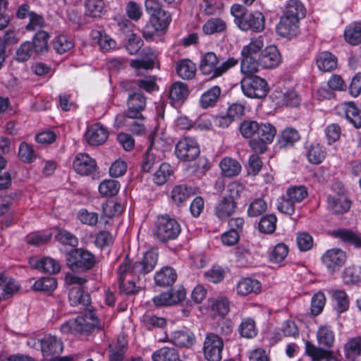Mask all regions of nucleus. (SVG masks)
Instances as JSON below:
<instances>
[{
	"instance_id": "nucleus-35",
	"label": "nucleus",
	"mask_w": 361,
	"mask_h": 361,
	"mask_svg": "<svg viewBox=\"0 0 361 361\" xmlns=\"http://www.w3.org/2000/svg\"><path fill=\"white\" fill-rule=\"evenodd\" d=\"M328 207L334 214H343L350 207V202L344 196H329Z\"/></svg>"
},
{
	"instance_id": "nucleus-8",
	"label": "nucleus",
	"mask_w": 361,
	"mask_h": 361,
	"mask_svg": "<svg viewBox=\"0 0 361 361\" xmlns=\"http://www.w3.org/2000/svg\"><path fill=\"white\" fill-rule=\"evenodd\" d=\"M240 85L243 94L252 99H262L269 92L267 82L258 75L243 76Z\"/></svg>"
},
{
	"instance_id": "nucleus-7",
	"label": "nucleus",
	"mask_w": 361,
	"mask_h": 361,
	"mask_svg": "<svg viewBox=\"0 0 361 361\" xmlns=\"http://www.w3.org/2000/svg\"><path fill=\"white\" fill-rule=\"evenodd\" d=\"M181 228L178 222L169 215L159 216L155 224L154 235L161 243L178 238Z\"/></svg>"
},
{
	"instance_id": "nucleus-56",
	"label": "nucleus",
	"mask_w": 361,
	"mask_h": 361,
	"mask_svg": "<svg viewBox=\"0 0 361 361\" xmlns=\"http://www.w3.org/2000/svg\"><path fill=\"white\" fill-rule=\"evenodd\" d=\"M299 139L300 135L298 132L294 128H288L282 132L279 143L281 147H287L288 146H293Z\"/></svg>"
},
{
	"instance_id": "nucleus-43",
	"label": "nucleus",
	"mask_w": 361,
	"mask_h": 361,
	"mask_svg": "<svg viewBox=\"0 0 361 361\" xmlns=\"http://www.w3.org/2000/svg\"><path fill=\"white\" fill-rule=\"evenodd\" d=\"M343 283L346 285H355L361 282V267L351 265L344 269L342 272Z\"/></svg>"
},
{
	"instance_id": "nucleus-31",
	"label": "nucleus",
	"mask_w": 361,
	"mask_h": 361,
	"mask_svg": "<svg viewBox=\"0 0 361 361\" xmlns=\"http://www.w3.org/2000/svg\"><path fill=\"white\" fill-rule=\"evenodd\" d=\"M345 117L355 128H361V109L355 102H348L343 103Z\"/></svg>"
},
{
	"instance_id": "nucleus-60",
	"label": "nucleus",
	"mask_w": 361,
	"mask_h": 361,
	"mask_svg": "<svg viewBox=\"0 0 361 361\" xmlns=\"http://www.w3.org/2000/svg\"><path fill=\"white\" fill-rule=\"evenodd\" d=\"M264 45V38L262 36L252 38L247 45L243 47L241 50V55L253 56L262 49Z\"/></svg>"
},
{
	"instance_id": "nucleus-12",
	"label": "nucleus",
	"mask_w": 361,
	"mask_h": 361,
	"mask_svg": "<svg viewBox=\"0 0 361 361\" xmlns=\"http://www.w3.org/2000/svg\"><path fill=\"white\" fill-rule=\"evenodd\" d=\"M120 87L125 92H133L145 90L150 93L158 89L156 83V78L152 75H148L143 78H139L134 80H124L120 82Z\"/></svg>"
},
{
	"instance_id": "nucleus-10",
	"label": "nucleus",
	"mask_w": 361,
	"mask_h": 361,
	"mask_svg": "<svg viewBox=\"0 0 361 361\" xmlns=\"http://www.w3.org/2000/svg\"><path fill=\"white\" fill-rule=\"evenodd\" d=\"M200 153L199 145L193 137H183L176 145L175 154L183 161H192L198 157Z\"/></svg>"
},
{
	"instance_id": "nucleus-44",
	"label": "nucleus",
	"mask_w": 361,
	"mask_h": 361,
	"mask_svg": "<svg viewBox=\"0 0 361 361\" xmlns=\"http://www.w3.org/2000/svg\"><path fill=\"white\" fill-rule=\"evenodd\" d=\"M153 361H183L173 348L163 347L152 354Z\"/></svg>"
},
{
	"instance_id": "nucleus-9",
	"label": "nucleus",
	"mask_w": 361,
	"mask_h": 361,
	"mask_svg": "<svg viewBox=\"0 0 361 361\" xmlns=\"http://www.w3.org/2000/svg\"><path fill=\"white\" fill-rule=\"evenodd\" d=\"M224 346L221 337L212 332L207 333L202 347L204 357L207 361H221Z\"/></svg>"
},
{
	"instance_id": "nucleus-57",
	"label": "nucleus",
	"mask_w": 361,
	"mask_h": 361,
	"mask_svg": "<svg viewBox=\"0 0 361 361\" xmlns=\"http://www.w3.org/2000/svg\"><path fill=\"white\" fill-rule=\"evenodd\" d=\"M259 128V123L257 121L245 120L240 123L239 130L243 137L253 138L257 137Z\"/></svg>"
},
{
	"instance_id": "nucleus-28",
	"label": "nucleus",
	"mask_w": 361,
	"mask_h": 361,
	"mask_svg": "<svg viewBox=\"0 0 361 361\" xmlns=\"http://www.w3.org/2000/svg\"><path fill=\"white\" fill-rule=\"evenodd\" d=\"M306 15V8L300 0H288L283 11V15L300 20Z\"/></svg>"
},
{
	"instance_id": "nucleus-53",
	"label": "nucleus",
	"mask_w": 361,
	"mask_h": 361,
	"mask_svg": "<svg viewBox=\"0 0 361 361\" xmlns=\"http://www.w3.org/2000/svg\"><path fill=\"white\" fill-rule=\"evenodd\" d=\"M238 331L242 337L247 338L255 337L257 334L255 320L250 317L243 319L239 326Z\"/></svg>"
},
{
	"instance_id": "nucleus-62",
	"label": "nucleus",
	"mask_w": 361,
	"mask_h": 361,
	"mask_svg": "<svg viewBox=\"0 0 361 361\" xmlns=\"http://www.w3.org/2000/svg\"><path fill=\"white\" fill-rule=\"evenodd\" d=\"M18 156L25 163H32L36 159V154L32 146L25 142L20 144Z\"/></svg>"
},
{
	"instance_id": "nucleus-45",
	"label": "nucleus",
	"mask_w": 361,
	"mask_h": 361,
	"mask_svg": "<svg viewBox=\"0 0 361 361\" xmlns=\"http://www.w3.org/2000/svg\"><path fill=\"white\" fill-rule=\"evenodd\" d=\"M54 49L59 54H63L71 51L74 47V42L71 37L66 35H60L54 39L52 42Z\"/></svg>"
},
{
	"instance_id": "nucleus-41",
	"label": "nucleus",
	"mask_w": 361,
	"mask_h": 361,
	"mask_svg": "<svg viewBox=\"0 0 361 361\" xmlns=\"http://www.w3.org/2000/svg\"><path fill=\"white\" fill-rule=\"evenodd\" d=\"M331 297L335 302V308L338 313L346 312L349 308L350 300L345 291L339 289L331 291Z\"/></svg>"
},
{
	"instance_id": "nucleus-37",
	"label": "nucleus",
	"mask_w": 361,
	"mask_h": 361,
	"mask_svg": "<svg viewBox=\"0 0 361 361\" xmlns=\"http://www.w3.org/2000/svg\"><path fill=\"white\" fill-rule=\"evenodd\" d=\"M307 159L312 164H319L325 159L326 152L325 148L321 145L316 143L307 147Z\"/></svg>"
},
{
	"instance_id": "nucleus-25",
	"label": "nucleus",
	"mask_w": 361,
	"mask_h": 361,
	"mask_svg": "<svg viewBox=\"0 0 361 361\" xmlns=\"http://www.w3.org/2000/svg\"><path fill=\"white\" fill-rule=\"evenodd\" d=\"M18 289L19 286L12 277L0 274V302L11 297Z\"/></svg>"
},
{
	"instance_id": "nucleus-3",
	"label": "nucleus",
	"mask_w": 361,
	"mask_h": 361,
	"mask_svg": "<svg viewBox=\"0 0 361 361\" xmlns=\"http://www.w3.org/2000/svg\"><path fill=\"white\" fill-rule=\"evenodd\" d=\"M102 325L95 316L94 310L85 311L84 316L70 319L61 326L63 334H72L75 336H88L95 329L101 330Z\"/></svg>"
},
{
	"instance_id": "nucleus-58",
	"label": "nucleus",
	"mask_w": 361,
	"mask_h": 361,
	"mask_svg": "<svg viewBox=\"0 0 361 361\" xmlns=\"http://www.w3.org/2000/svg\"><path fill=\"white\" fill-rule=\"evenodd\" d=\"M120 188L118 181L115 180H105L99 185V191L101 195L106 197H111L116 195Z\"/></svg>"
},
{
	"instance_id": "nucleus-18",
	"label": "nucleus",
	"mask_w": 361,
	"mask_h": 361,
	"mask_svg": "<svg viewBox=\"0 0 361 361\" xmlns=\"http://www.w3.org/2000/svg\"><path fill=\"white\" fill-rule=\"evenodd\" d=\"M281 61L282 57L279 50L274 45L267 47L259 55V63L264 68H274Z\"/></svg>"
},
{
	"instance_id": "nucleus-6",
	"label": "nucleus",
	"mask_w": 361,
	"mask_h": 361,
	"mask_svg": "<svg viewBox=\"0 0 361 361\" xmlns=\"http://www.w3.org/2000/svg\"><path fill=\"white\" fill-rule=\"evenodd\" d=\"M67 266L73 271H87L96 264L95 256L88 250L75 248L66 255Z\"/></svg>"
},
{
	"instance_id": "nucleus-30",
	"label": "nucleus",
	"mask_w": 361,
	"mask_h": 361,
	"mask_svg": "<svg viewBox=\"0 0 361 361\" xmlns=\"http://www.w3.org/2000/svg\"><path fill=\"white\" fill-rule=\"evenodd\" d=\"M316 63L321 71L330 72L336 68L338 60L336 56L332 53L323 51L318 55Z\"/></svg>"
},
{
	"instance_id": "nucleus-14",
	"label": "nucleus",
	"mask_w": 361,
	"mask_h": 361,
	"mask_svg": "<svg viewBox=\"0 0 361 361\" xmlns=\"http://www.w3.org/2000/svg\"><path fill=\"white\" fill-rule=\"evenodd\" d=\"M322 260L328 270L335 272L345 264L347 255L344 250L340 248H332L323 254Z\"/></svg>"
},
{
	"instance_id": "nucleus-26",
	"label": "nucleus",
	"mask_w": 361,
	"mask_h": 361,
	"mask_svg": "<svg viewBox=\"0 0 361 361\" xmlns=\"http://www.w3.org/2000/svg\"><path fill=\"white\" fill-rule=\"evenodd\" d=\"M177 279V274L171 267H164L154 275L155 283L161 287L171 286Z\"/></svg>"
},
{
	"instance_id": "nucleus-20",
	"label": "nucleus",
	"mask_w": 361,
	"mask_h": 361,
	"mask_svg": "<svg viewBox=\"0 0 361 361\" xmlns=\"http://www.w3.org/2000/svg\"><path fill=\"white\" fill-rule=\"evenodd\" d=\"M300 20L281 16L279 23L276 25L277 33L284 37L292 38L299 33Z\"/></svg>"
},
{
	"instance_id": "nucleus-54",
	"label": "nucleus",
	"mask_w": 361,
	"mask_h": 361,
	"mask_svg": "<svg viewBox=\"0 0 361 361\" xmlns=\"http://www.w3.org/2000/svg\"><path fill=\"white\" fill-rule=\"evenodd\" d=\"M57 287V281L53 277H42L37 280L32 288L36 291H42L50 293L54 291Z\"/></svg>"
},
{
	"instance_id": "nucleus-64",
	"label": "nucleus",
	"mask_w": 361,
	"mask_h": 361,
	"mask_svg": "<svg viewBox=\"0 0 361 361\" xmlns=\"http://www.w3.org/2000/svg\"><path fill=\"white\" fill-rule=\"evenodd\" d=\"M267 209V204L264 199L259 197L255 199L250 204L247 214L251 217H257L262 214Z\"/></svg>"
},
{
	"instance_id": "nucleus-11",
	"label": "nucleus",
	"mask_w": 361,
	"mask_h": 361,
	"mask_svg": "<svg viewBox=\"0 0 361 361\" xmlns=\"http://www.w3.org/2000/svg\"><path fill=\"white\" fill-rule=\"evenodd\" d=\"M146 11L152 17V21L158 24L159 30H164L171 21V16L162 8L160 0H145Z\"/></svg>"
},
{
	"instance_id": "nucleus-49",
	"label": "nucleus",
	"mask_w": 361,
	"mask_h": 361,
	"mask_svg": "<svg viewBox=\"0 0 361 361\" xmlns=\"http://www.w3.org/2000/svg\"><path fill=\"white\" fill-rule=\"evenodd\" d=\"M35 267L44 273L54 274L61 269L60 264L55 259L50 257H44L37 261Z\"/></svg>"
},
{
	"instance_id": "nucleus-17",
	"label": "nucleus",
	"mask_w": 361,
	"mask_h": 361,
	"mask_svg": "<svg viewBox=\"0 0 361 361\" xmlns=\"http://www.w3.org/2000/svg\"><path fill=\"white\" fill-rule=\"evenodd\" d=\"M41 350L43 360H49L59 356L63 351V343L56 336H46L40 341Z\"/></svg>"
},
{
	"instance_id": "nucleus-39",
	"label": "nucleus",
	"mask_w": 361,
	"mask_h": 361,
	"mask_svg": "<svg viewBox=\"0 0 361 361\" xmlns=\"http://www.w3.org/2000/svg\"><path fill=\"white\" fill-rule=\"evenodd\" d=\"M345 356L350 361H356L361 355V336L355 337L344 346Z\"/></svg>"
},
{
	"instance_id": "nucleus-48",
	"label": "nucleus",
	"mask_w": 361,
	"mask_h": 361,
	"mask_svg": "<svg viewBox=\"0 0 361 361\" xmlns=\"http://www.w3.org/2000/svg\"><path fill=\"white\" fill-rule=\"evenodd\" d=\"M92 38L99 44L100 48L105 51L114 49L116 47V42L109 35L102 31L93 30Z\"/></svg>"
},
{
	"instance_id": "nucleus-2",
	"label": "nucleus",
	"mask_w": 361,
	"mask_h": 361,
	"mask_svg": "<svg viewBox=\"0 0 361 361\" xmlns=\"http://www.w3.org/2000/svg\"><path fill=\"white\" fill-rule=\"evenodd\" d=\"M234 23L243 31L262 32L264 29V16L259 11L251 12L240 4L231 7Z\"/></svg>"
},
{
	"instance_id": "nucleus-47",
	"label": "nucleus",
	"mask_w": 361,
	"mask_h": 361,
	"mask_svg": "<svg viewBox=\"0 0 361 361\" xmlns=\"http://www.w3.org/2000/svg\"><path fill=\"white\" fill-rule=\"evenodd\" d=\"M49 37L48 32L44 30H39L35 35L31 42L35 51V54H42L48 51Z\"/></svg>"
},
{
	"instance_id": "nucleus-36",
	"label": "nucleus",
	"mask_w": 361,
	"mask_h": 361,
	"mask_svg": "<svg viewBox=\"0 0 361 361\" xmlns=\"http://www.w3.org/2000/svg\"><path fill=\"white\" fill-rule=\"evenodd\" d=\"M141 55L143 59L132 61L131 66L136 68H152L156 59L154 51L150 47H145L141 51Z\"/></svg>"
},
{
	"instance_id": "nucleus-63",
	"label": "nucleus",
	"mask_w": 361,
	"mask_h": 361,
	"mask_svg": "<svg viewBox=\"0 0 361 361\" xmlns=\"http://www.w3.org/2000/svg\"><path fill=\"white\" fill-rule=\"evenodd\" d=\"M171 175V166L167 163H162L159 165V169L155 172L153 179L156 184L161 185L165 183Z\"/></svg>"
},
{
	"instance_id": "nucleus-5",
	"label": "nucleus",
	"mask_w": 361,
	"mask_h": 361,
	"mask_svg": "<svg viewBox=\"0 0 361 361\" xmlns=\"http://www.w3.org/2000/svg\"><path fill=\"white\" fill-rule=\"evenodd\" d=\"M219 63L218 57L214 52H207L201 59L200 70L203 75L209 76L210 79L216 78L235 66L238 63V59L229 57L219 65Z\"/></svg>"
},
{
	"instance_id": "nucleus-1",
	"label": "nucleus",
	"mask_w": 361,
	"mask_h": 361,
	"mask_svg": "<svg viewBox=\"0 0 361 361\" xmlns=\"http://www.w3.org/2000/svg\"><path fill=\"white\" fill-rule=\"evenodd\" d=\"M158 261V252L154 250L147 251L142 258L133 265L126 255L118 268V290L126 295L135 294L140 291V287L135 286V279L140 280L142 276L150 273Z\"/></svg>"
},
{
	"instance_id": "nucleus-55",
	"label": "nucleus",
	"mask_w": 361,
	"mask_h": 361,
	"mask_svg": "<svg viewBox=\"0 0 361 361\" xmlns=\"http://www.w3.org/2000/svg\"><path fill=\"white\" fill-rule=\"evenodd\" d=\"M34 54H35V51L32 42L26 41L22 43L16 50L15 59L19 62H25L28 61Z\"/></svg>"
},
{
	"instance_id": "nucleus-22",
	"label": "nucleus",
	"mask_w": 361,
	"mask_h": 361,
	"mask_svg": "<svg viewBox=\"0 0 361 361\" xmlns=\"http://www.w3.org/2000/svg\"><path fill=\"white\" fill-rule=\"evenodd\" d=\"M154 135L150 134L149 136V146L145 153L142 161V170L145 172H149L154 165L159 164L161 159L160 157L161 152L153 148Z\"/></svg>"
},
{
	"instance_id": "nucleus-16",
	"label": "nucleus",
	"mask_w": 361,
	"mask_h": 361,
	"mask_svg": "<svg viewBox=\"0 0 361 361\" xmlns=\"http://www.w3.org/2000/svg\"><path fill=\"white\" fill-rule=\"evenodd\" d=\"M68 300L71 306H80V309L85 311L93 310L91 305L90 295L83 287L75 286L70 289Z\"/></svg>"
},
{
	"instance_id": "nucleus-51",
	"label": "nucleus",
	"mask_w": 361,
	"mask_h": 361,
	"mask_svg": "<svg viewBox=\"0 0 361 361\" xmlns=\"http://www.w3.org/2000/svg\"><path fill=\"white\" fill-rule=\"evenodd\" d=\"M277 218L273 214H266L261 217L258 228L262 233L271 234L276 228Z\"/></svg>"
},
{
	"instance_id": "nucleus-33",
	"label": "nucleus",
	"mask_w": 361,
	"mask_h": 361,
	"mask_svg": "<svg viewBox=\"0 0 361 361\" xmlns=\"http://www.w3.org/2000/svg\"><path fill=\"white\" fill-rule=\"evenodd\" d=\"M238 295L245 296L251 293H258L261 290V284L257 280L250 278L241 279L236 287Z\"/></svg>"
},
{
	"instance_id": "nucleus-4",
	"label": "nucleus",
	"mask_w": 361,
	"mask_h": 361,
	"mask_svg": "<svg viewBox=\"0 0 361 361\" xmlns=\"http://www.w3.org/2000/svg\"><path fill=\"white\" fill-rule=\"evenodd\" d=\"M243 186L237 181L232 182L227 187V195L215 205V216L221 221H226L231 217L238 208L237 200L240 198Z\"/></svg>"
},
{
	"instance_id": "nucleus-27",
	"label": "nucleus",
	"mask_w": 361,
	"mask_h": 361,
	"mask_svg": "<svg viewBox=\"0 0 361 361\" xmlns=\"http://www.w3.org/2000/svg\"><path fill=\"white\" fill-rule=\"evenodd\" d=\"M332 236L339 238L343 243L361 247V236L350 229L340 228L332 231Z\"/></svg>"
},
{
	"instance_id": "nucleus-29",
	"label": "nucleus",
	"mask_w": 361,
	"mask_h": 361,
	"mask_svg": "<svg viewBox=\"0 0 361 361\" xmlns=\"http://www.w3.org/2000/svg\"><path fill=\"white\" fill-rule=\"evenodd\" d=\"M195 193V190L186 184L175 185L171 192L172 201L178 206L183 204L188 198Z\"/></svg>"
},
{
	"instance_id": "nucleus-40",
	"label": "nucleus",
	"mask_w": 361,
	"mask_h": 361,
	"mask_svg": "<svg viewBox=\"0 0 361 361\" xmlns=\"http://www.w3.org/2000/svg\"><path fill=\"white\" fill-rule=\"evenodd\" d=\"M317 339L320 348H331L334 343V334L330 326H320L317 332Z\"/></svg>"
},
{
	"instance_id": "nucleus-34",
	"label": "nucleus",
	"mask_w": 361,
	"mask_h": 361,
	"mask_svg": "<svg viewBox=\"0 0 361 361\" xmlns=\"http://www.w3.org/2000/svg\"><path fill=\"white\" fill-rule=\"evenodd\" d=\"M221 93V90L219 86L212 87L202 94L199 102L200 106L202 109L213 107L219 99Z\"/></svg>"
},
{
	"instance_id": "nucleus-24",
	"label": "nucleus",
	"mask_w": 361,
	"mask_h": 361,
	"mask_svg": "<svg viewBox=\"0 0 361 361\" xmlns=\"http://www.w3.org/2000/svg\"><path fill=\"white\" fill-rule=\"evenodd\" d=\"M169 341L175 345L180 348H189L195 342L194 334L187 329L173 331Z\"/></svg>"
},
{
	"instance_id": "nucleus-21",
	"label": "nucleus",
	"mask_w": 361,
	"mask_h": 361,
	"mask_svg": "<svg viewBox=\"0 0 361 361\" xmlns=\"http://www.w3.org/2000/svg\"><path fill=\"white\" fill-rule=\"evenodd\" d=\"M189 90L187 84L178 81L169 87V99L174 107L180 106L188 98Z\"/></svg>"
},
{
	"instance_id": "nucleus-23",
	"label": "nucleus",
	"mask_w": 361,
	"mask_h": 361,
	"mask_svg": "<svg viewBox=\"0 0 361 361\" xmlns=\"http://www.w3.org/2000/svg\"><path fill=\"white\" fill-rule=\"evenodd\" d=\"M305 352L314 361H339L332 351L318 348L310 341L305 342Z\"/></svg>"
},
{
	"instance_id": "nucleus-15",
	"label": "nucleus",
	"mask_w": 361,
	"mask_h": 361,
	"mask_svg": "<svg viewBox=\"0 0 361 361\" xmlns=\"http://www.w3.org/2000/svg\"><path fill=\"white\" fill-rule=\"evenodd\" d=\"M74 171L81 176H90L97 168L96 161L87 153H79L74 158L73 162Z\"/></svg>"
},
{
	"instance_id": "nucleus-52",
	"label": "nucleus",
	"mask_w": 361,
	"mask_h": 361,
	"mask_svg": "<svg viewBox=\"0 0 361 361\" xmlns=\"http://www.w3.org/2000/svg\"><path fill=\"white\" fill-rule=\"evenodd\" d=\"M226 28V23L224 20L219 18H212L204 24L202 30L206 35H212L223 32Z\"/></svg>"
},
{
	"instance_id": "nucleus-32",
	"label": "nucleus",
	"mask_w": 361,
	"mask_h": 361,
	"mask_svg": "<svg viewBox=\"0 0 361 361\" xmlns=\"http://www.w3.org/2000/svg\"><path fill=\"white\" fill-rule=\"evenodd\" d=\"M221 174L225 177L238 176L241 171L240 164L235 159L226 157L219 163Z\"/></svg>"
},
{
	"instance_id": "nucleus-61",
	"label": "nucleus",
	"mask_w": 361,
	"mask_h": 361,
	"mask_svg": "<svg viewBox=\"0 0 361 361\" xmlns=\"http://www.w3.org/2000/svg\"><path fill=\"white\" fill-rule=\"evenodd\" d=\"M223 8V4L219 0H202L200 10L207 16L215 15Z\"/></svg>"
},
{
	"instance_id": "nucleus-19",
	"label": "nucleus",
	"mask_w": 361,
	"mask_h": 361,
	"mask_svg": "<svg viewBox=\"0 0 361 361\" xmlns=\"http://www.w3.org/2000/svg\"><path fill=\"white\" fill-rule=\"evenodd\" d=\"M109 137L107 128L99 123L92 124L87 128L85 134L86 141L91 145L104 144Z\"/></svg>"
},
{
	"instance_id": "nucleus-46",
	"label": "nucleus",
	"mask_w": 361,
	"mask_h": 361,
	"mask_svg": "<svg viewBox=\"0 0 361 361\" xmlns=\"http://www.w3.org/2000/svg\"><path fill=\"white\" fill-rule=\"evenodd\" d=\"M242 60L240 63V71L244 76L255 75V73L258 71L259 59L257 61L252 56L241 55Z\"/></svg>"
},
{
	"instance_id": "nucleus-50",
	"label": "nucleus",
	"mask_w": 361,
	"mask_h": 361,
	"mask_svg": "<svg viewBox=\"0 0 361 361\" xmlns=\"http://www.w3.org/2000/svg\"><path fill=\"white\" fill-rule=\"evenodd\" d=\"M109 348L110 361H123L127 349L124 339L118 338L116 343L109 345Z\"/></svg>"
},
{
	"instance_id": "nucleus-38",
	"label": "nucleus",
	"mask_w": 361,
	"mask_h": 361,
	"mask_svg": "<svg viewBox=\"0 0 361 361\" xmlns=\"http://www.w3.org/2000/svg\"><path fill=\"white\" fill-rule=\"evenodd\" d=\"M176 70L180 78L190 80L195 75L196 65L189 59H182L177 62Z\"/></svg>"
},
{
	"instance_id": "nucleus-13",
	"label": "nucleus",
	"mask_w": 361,
	"mask_h": 361,
	"mask_svg": "<svg viewBox=\"0 0 361 361\" xmlns=\"http://www.w3.org/2000/svg\"><path fill=\"white\" fill-rule=\"evenodd\" d=\"M127 99L128 115L132 118L144 120L145 118L142 114L146 108V97L141 92L136 91L128 92Z\"/></svg>"
},
{
	"instance_id": "nucleus-42",
	"label": "nucleus",
	"mask_w": 361,
	"mask_h": 361,
	"mask_svg": "<svg viewBox=\"0 0 361 361\" xmlns=\"http://www.w3.org/2000/svg\"><path fill=\"white\" fill-rule=\"evenodd\" d=\"M345 41L351 45L361 43V23L355 22L346 27L344 31Z\"/></svg>"
},
{
	"instance_id": "nucleus-59",
	"label": "nucleus",
	"mask_w": 361,
	"mask_h": 361,
	"mask_svg": "<svg viewBox=\"0 0 361 361\" xmlns=\"http://www.w3.org/2000/svg\"><path fill=\"white\" fill-rule=\"evenodd\" d=\"M259 127L257 137H260L271 143L276 135V128L269 123H260Z\"/></svg>"
}]
</instances>
